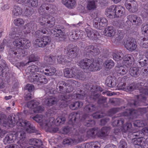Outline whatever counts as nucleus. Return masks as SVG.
<instances>
[{"label": "nucleus", "instance_id": "f257e3e1", "mask_svg": "<svg viewBox=\"0 0 148 148\" xmlns=\"http://www.w3.org/2000/svg\"><path fill=\"white\" fill-rule=\"evenodd\" d=\"M143 83H142L135 84V83L130 84L126 86L125 83L119 84V88L127 91H132L134 90H138L140 93L139 95H136L137 100H133L128 103V105L130 106L137 107L141 105V103L146 100L145 95H148V87L142 86Z\"/></svg>", "mask_w": 148, "mask_h": 148}, {"label": "nucleus", "instance_id": "f03ea898", "mask_svg": "<svg viewBox=\"0 0 148 148\" xmlns=\"http://www.w3.org/2000/svg\"><path fill=\"white\" fill-rule=\"evenodd\" d=\"M8 119V123L10 125H12L16 124L17 125L22 127L21 129H23V130L25 131L28 133H35L36 134H40L38 130L36 129L30 123L25 120L20 119L17 116L12 115L10 118H9Z\"/></svg>", "mask_w": 148, "mask_h": 148}, {"label": "nucleus", "instance_id": "7ed1b4c3", "mask_svg": "<svg viewBox=\"0 0 148 148\" xmlns=\"http://www.w3.org/2000/svg\"><path fill=\"white\" fill-rule=\"evenodd\" d=\"M49 32L48 29L43 27L40 28L35 32V36L38 38L35 40V44L38 47L42 48L49 45L51 39L49 36L46 35L49 34Z\"/></svg>", "mask_w": 148, "mask_h": 148}, {"label": "nucleus", "instance_id": "20e7f679", "mask_svg": "<svg viewBox=\"0 0 148 148\" xmlns=\"http://www.w3.org/2000/svg\"><path fill=\"white\" fill-rule=\"evenodd\" d=\"M21 38L18 39H16L13 42V44L16 48H12L10 49L8 58L9 61L12 64H15L18 59L21 58V56H24V50L20 48L22 46Z\"/></svg>", "mask_w": 148, "mask_h": 148}, {"label": "nucleus", "instance_id": "39448f33", "mask_svg": "<svg viewBox=\"0 0 148 148\" xmlns=\"http://www.w3.org/2000/svg\"><path fill=\"white\" fill-rule=\"evenodd\" d=\"M86 128L82 126L75 134V140H77L78 142L86 140L88 137H93L97 136L98 128H94L89 130L86 133L85 132Z\"/></svg>", "mask_w": 148, "mask_h": 148}, {"label": "nucleus", "instance_id": "423d86ee", "mask_svg": "<svg viewBox=\"0 0 148 148\" xmlns=\"http://www.w3.org/2000/svg\"><path fill=\"white\" fill-rule=\"evenodd\" d=\"M106 14L110 18L121 17L125 12V9L121 5H113L107 9Z\"/></svg>", "mask_w": 148, "mask_h": 148}, {"label": "nucleus", "instance_id": "0eeeda50", "mask_svg": "<svg viewBox=\"0 0 148 148\" xmlns=\"http://www.w3.org/2000/svg\"><path fill=\"white\" fill-rule=\"evenodd\" d=\"M80 67L84 69H88L90 71H94L100 69L99 64L97 62L92 61L88 58L81 60L78 63Z\"/></svg>", "mask_w": 148, "mask_h": 148}, {"label": "nucleus", "instance_id": "6e6552de", "mask_svg": "<svg viewBox=\"0 0 148 148\" xmlns=\"http://www.w3.org/2000/svg\"><path fill=\"white\" fill-rule=\"evenodd\" d=\"M80 94L75 93L73 94H62L58 97L59 99L61 101H65L67 103H69L71 100L73 99H83L87 96V95L85 92H82V90H80Z\"/></svg>", "mask_w": 148, "mask_h": 148}, {"label": "nucleus", "instance_id": "1a4fd4ad", "mask_svg": "<svg viewBox=\"0 0 148 148\" xmlns=\"http://www.w3.org/2000/svg\"><path fill=\"white\" fill-rule=\"evenodd\" d=\"M80 117L79 113L74 112L70 114L69 116L68 124L72 125L75 133H76L82 126L79 120Z\"/></svg>", "mask_w": 148, "mask_h": 148}, {"label": "nucleus", "instance_id": "9d476101", "mask_svg": "<svg viewBox=\"0 0 148 148\" xmlns=\"http://www.w3.org/2000/svg\"><path fill=\"white\" fill-rule=\"evenodd\" d=\"M147 108H138L137 110L130 109H127L122 113V115L123 116H132L133 117H136L139 115H142L146 112Z\"/></svg>", "mask_w": 148, "mask_h": 148}, {"label": "nucleus", "instance_id": "9b49d317", "mask_svg": "<svg viewBox=\"0 0 148 148\" xmlns=\"http://www.w3.org/2000/svg\"><path fill=\"white\" fill-rule=\"evenodd\" d=\"M64 81H60L57 84L56 86L57 91L61 94H68L72 91L74 88L70 86Z\"/></svg>", "mask_w": 148, "mask_h": 148}, {"label": "nucleus", "instance_id": "f8f14e48", "mask_svg": "<svg viewBox=\"0 0 148 148\" xmlns=\"http://www.w3.org/2000/svg\"><path fill=\"white\" fill-rule=\"evenodd\" d=\"M127 18V24L128 25V29L133 25L138 26L140 25L142 23L141 18L138 16L137 15L134 14H131L128 15Z\"/></svg>", "mask_w": 148, "mask_h": 148}, {"label": "nucleus", "instance_id": "ddd939ff", "mask_svg": "<svg viewBox=\"0 0 148 148\" xmlns=\"http://www.w3.org/2000/svg\"><path fill=\"white\" fill-rule=\"evenodd\" d=\"M39 21L40 25L49 27H52L55 22L54 18L52 16L42 17L40 18Z\"/></svg>", "mask_w": 148, "mask_h": 148}, {"label": "nucleus", "instance_id": "4468645a", "mask_svg": "<svg viewBox=\"0 0 148 148\" xmlns=\"http://www.w3.org/2000/svg\"><path fill=\"white\" fill-rule=\"evenodd\" d=\"M54 30H52L51 33L56 37L59 38L61 41L64 40L65 28L62 25H58L55 27Z\"/></svg>", "mask_w": 148, "mask_h": 148}, {"label": "nucleus", "instance_id": "2eb2a0df", "mask_svg": "<svg viewBox=\"0 0 148 148\" xmlns=\"http://www.w3.org/2000/svg\"><path fill=\"white\" fill-rule=\"evenodd\" d=\"M124 122V120L123 119L117 118L112 123V125L113 126H120L122 125V131L124 132H126L132 127V125L130 123H127L122 125Z\"/></svg>", "mask_w": 148, "mask_h": 148}, {"label": "nucleus", "instance_id": "dca6fc26", "mask_svg": "<svg viewBox=\"0 0 148 148\" xmlns=\"http://www.w3.org/2000/svg\"><path fill=\"white\" fill-rule=\"evenodd\" d=\"M56 6L52 4H42L39 7L38 12L41 14L45 13H52L54 12Z\"/></svg>", "mask_w": 148, "mask_h": 148}, {"label": "nucleus", "instance_id": "f3484780", "mask_svg": "<svg viewBox=\"0 0 148 148\" xmlns=\"http://www.w3.org/2000/svg\"><path fill=\"white\" fill-rule=\"evenodd\" d=\"M100 52L99 49L91 45L86 47L84 49V53L87 57H92L98 55Z\"/></svg>", "mask_w": 148, "mask_h": 148}, {"label": "nucleus", "instance_id": "a211bd4d", "mask_svg": "<svg viewBox=\"0 0 148 148\" xmlns=\"http://www.w3.org/2000/svg\"><path fill=\"white\" fill-rule=\"evenodd\" d=\"M45 117L41 115L37 114L32 117V119L37 122L39 123L40 125L42 127L47 128L48 131L50 132L51 130L48 128V121L45 119Z\"/></svg>", "mask_w": 148, "mask_h": 148}, {"label": "nucleus", "instance_id": "6ab92c4d", "mask_svg": "<svg viewBox=\"0 0 148 148\" xmlns=\"http://www.w3.org/2000/svg\"><path fill=\"white\" fill-rule=\"evenodd\" d=\"M67 54L70 58H74L77 56L79 49L76 45L70 44L66 47Z\"/></svg>", "mask_w": 148, "mask_h": 148}, {"label": "nucleus", "instance_id": "aec40b11", "mask_svg": "<svg viewBox=\"0 0 148 148\" xmlns=\"http://www.w3.org/2000/svg\"><path fill=\"white\" fill-rule=\"evenodd\" d=\"M39 104V102L35 100H32L27 103L28 108L32 109L35 113H41L43 110V107L38 106Z\"/></svg>", "mask_w": 148, "mask_h": 148}, {"label": "nucleus", "instance_id": "412c9836", "mask_svg": "<svg viewBox=\"0 0 148 148\" xmlns=\"http://www.w3.org/2000/svg\"><path fill=\"white\" fill-rule=\"evenodd\" d=\"M33 77L34 78L33 82L34 84L39 85L45 84L47 82V79L45 76L40 73H35Z\"/></svg>", "mask_w": 148, "mask_h": 148}, {"label": "nucleus", "instance_id": "4be33fe9", "mask_svg": "<svg viewBox=\"0 0 148 148\" xmlns=\"http://www.w3.org/2000/svg\"><path fill=\"white\" fill-rule=\"evenodd\" d=\"M124 46L127 50L131 51L135 50L137 46L136 40L133 38H129Z\"/></svg>", "mask_w": 148, "mask_h": 148}, {"label": "nucleus", "instance_id": "5701e85b", "mask_svg": "<svg viewBox=\"0 0 148 148\" xmlns=\"http://www.w3.org/2000/svg\"><path fill=\"white\" fill-rule=\"evenodd\" d=\"M89 114H84L81 119L84 125L87 127H92L95 125V122L94 120L90 119L89 118Z\"/></svg>", "mask_w": 148, "mask_h": 148}, {"label": "nucleus", "instance_id": "b1692460", "mask_svg": "<svg viewBox=\"0 0 148 148\" xmlns=\"http://www.w3.org/2000/svg\"><path fill=\"white\" fill-rule=\"evenodd\" d=\"M8 71V68L5 61L1 60L0 61V75L6 77L9 73Z\"/></svg>", "mask_w": 148, "mask_h": 148}, {"label": "nucleus", "instance_id": "393cba45", "mask_svg": "<svg viewBox=\"0 0 148 148\" xmlns=\"http://www.w3.org/2000/svg\"><path fill=\"white\" fill-rule=\"evenodd\" d=\"M18 3H22L29 6L36 7L38 5V0H16Z\"/></svg>", "mask_w": 148, "mask_h": 148}, {"label": "nucleus", "instance_id": "a878e982", "mask_svg": "<svg viewBox=\"0 0 148 148\" xmlns=\"http://www.w3.org/2000/svg\"><path fill=\"white\" fill-rule=\"evenodd\" d=\"M132 143L134 145L135 148H145V144L144 141L140 139L134 138L132 139Z\"/></svg>", "mask_w": 148, "mask_h": 148}, {"label": "nucleus", "instance_id": "bb28decb", "mask_svg": "<svg viewBox=\"0 0 148 148\" xmlns=\"http://www.w3.org/2000/svg\"><path fill=\"white\" fill-rule=\"evenodd\" d=\"M19 28L16 27H13L11 29L9 35V38L10 39L15 40L21 38L20 34L18 32Z\"/></svg>", "mask_w": 148, "mask_h": 148}, {"label": "nucleus", "instance_id": "cd10ccee", "mask_svg": "<svg viewBox=\"0 0 148 148\" xmlns=\"http://www.w3.org/2000/svg\"><path fill=\"white\" fill-rule=\"evenodd\" d=\"M83 86L85 89L88 90L90 93L96 91H100V92H101L103 91V89L97 86H92L88 84H84Z\"/></svg>", "mask_w": 148, "mask_h": 148}, {"label": "nucleus", "instance_id": "c85d7f7f", "mask_svg": "<svg viewBox=\"0 0 148 148\" xmlns=\"http://www.w3.org/2000/svg\"><path fill=\"white\" fill-rule=\"evenodd\" d=\"M110 129L109 127H103L101 130L98 128L97 136L100 137L107 136L109 133Z\"/></svg>", "mask_w": 148, "mask_h": 148}, {"label": "nucleus", "instance_id": "c756f323", "mask_svg": "<svg viewBox=\"0 0 148 148\" xmlns=\"http://www.w3.org/2000/svg\"><path fill=\"white\" fill-rule=\"evenodd\" d=\"M86 31L87 36L90 38L95 39L99 37V33L96 30L86 29Z\"/></svg>", "mask_w": 148, "mask_h": 148}, {"label": "nucleus", "instance_id": "7c9ffc66", "mask_svg": "<svg viewBox=\"0 0 148 148\" xmlns=\"http://www.w3.org/2000/svg\"><path fill=\"white\" fill-rule=\"evenodd\" d=\"M30 145L36 148H44L41 146L42 145V142L40 139L32 138L29 142Z\"/></svg>", "mask_w": 148, "mask_h": 148}, {"label": "nucleus", "instance_id": "2f4dec72", "mask_svg": "<svg viewBox=\"0 0 148 148\" xmlns=\"http://www.w3.org/2000/svg\"><path fill=\"white\" fill-rule=\"evenodd\" d=\"M123 63L128 66H131L134 63L133 58L130 54H127L123 57Z\"/></svg>", "mask_w": 148, "mask_h": 148}, {"label": "nucleus", "instance_id": "473e14b6", "mask_svg": "<svg viewBox=\"0 0 148 148\" xmlns=\"http://www.w3.org/2000/svg\"><path fill=\"white\" fill-rule=\"evenodd\" d=\"M24 29L27 33H30L31 31H35L37 29L36 24L33 23H29L25 25L24 27Z\"/></svg>", "mask_w": 148, "mask_h": 148}, {"label": "nucleus", "instance_id": "72a5a7b5", "mask_svg": "<svg viewBox=\"0 0 148 148\" xmlns=\"http://www.w3.org/2000/svg\"><path fill=\"white\" fill-rule=\"evenodd\" d=\"M63 4L69 9H72L76 4L75 0H62Z\"/></svg>", "mask_w": 148, "mask_h": 148}, {"label": "nucleus", "instance_id": "f704fd0d", "mask_svg": "<svg viewBox=\"0 0 148 148\" xmlns=\"http://www.w3.org/2000/svg\"><path fill=\"white\" fill-rule=\"evenodd\" d=\"M76 70L69 68H66L64 72V75L67 78L75 77Z\"/></svg>", "mask_w": 148, "mask_h": 148}, {"label": "nucleus", "instance_id": "c9c22d12", "mask_svg": "<svg viewBox=\"0 0 148 148\" xmlns=\"http://www.w3.org/2000/svg\"><path fill=\"white\" fill-rule=\"evenodd\" d=\"M104 33L105 36L110 37L114 36L115 31L113 27L108 26L105 28Z\"/></svg>", "mask_w": 148, "mask_h": 148}, {"label": "nucleus", "instance_id": "e433bc0d", "mask_svg": "<svg viewBox=\"0 0 148 148\" xmlns=\"http://www.w3.org/2000/svg\"><path fill=\"white\" fill-rule=\"evenodd\" d=\"M29 73L31 74L35 73L37 72L43 73L44 71L41 69H40L36 65H32L28 67Z\"/></svg>", "mask_w": 148, "mask_h": 148}, {"label": "nucleus", "instance_id": "4c0bfd02", "mask_svg": "<svg viewBox=\"0 0 148 148\" xmlns=\"http://www.w3.org/2000/svg\"><path fill=\"white\" fill-rule=\"evenodd\" d=\"M45 103L47 106H50L56 104L57 103V98L53 96L45 99Z\"/></svg>", "mask_w": 148, "mask_h": 148}, {"label": "nucleus", "instance_id": "58836bf2", "mask_svg": "<svg viewBox=\"0 0 148 148\" xmlns=\"http://www.w3.org/2000/svg\"><path fill=\"white\" fill-rule=\"evenodd\" d=\"M126 65L125 64L123 66L116 67V70L117 73L122 75L126 74L128 70V68Z\"/></svg>", "mask_w": 148, "mask_h": 148}, {"label": "nucleus", "instance_id": "ea45409f", "mask_svg": "<svg viewBox=\"0 0 148 148\" xmlns=\"http://www.w3.org/2000/svg\"><path fill=\"white\" fill-rule=\"evenodd\" d=\"M75 78L84 80L86 78L87 73L86 72L83 71H76Z\"/></svg>", "mask_w": 148, "mask_h": 148}, {"label": "nucleus", "instance_id": "a19ab883", "mask_svg": "<svg viewBox=\"0 0 148 148\" xmlns=\"http://www.w3.org/2000/svg\"><path fill=\"white\" fill-rule=\"evenodd\" d=\"M71 61V59L69 58L68 57L64 56H58L57 59L58 63L63 65L65 64L66 63H68Z\"/></svg>", "mask_w": 148, "mask_h": 148}, {"label": "nucleus", "instance_id": "79ce46f5", "mask_svg": "<svg viewBox=\"0 0 148 148\" xmlns=\"http://www.w3.org/2000/svg\"><path fill=\"white\" fill-rule=\"evenodd\" d=\"M105 84L109 87H113L116 85V83L112 77L109 76L107 77L105 81Z\"/></svg>", "mask_w": 148, "mask_h": 148}, {"label": "nucleus", "instance_id": "37998d69", "mask_svg": "<svg viewBox=\"0 0 148 148\" xmlns=\"http://www.w3.org/2000/svg\"><path fill=\"white\" fill-rule=\"evenodd\" d=\"M97 109L96 106L93 104H90L86 105L84 108V111L86 113L92 112Z\"/></svg>", "mask_w": 148, "mask_h": 148}, {"label": "nucleus", "instance_id": "c03bdc74", "mask_svg": "<svg viewBox=\"0 0 148 148\" xmlns=\"http://www.w3.org/2000/svg\"><path fill=\"white\" fill-rule=\"evenodd\" d=\"M83 104L82 102L81 101H76L72 102L70 105L69 107L71 109L75 110L81 108Z\"/></svg>", "mask_w": 148, "mask_h": 148}, {"label": "nucleus", "instance_id": "a18cd8bd", "mask_svg": "<svg viewBox=\"0 0 148 148\" xmlns=\"http://www.w3.org/2000/svg\"><path fill=\"white\" fill-rule=\"evenodd\" d=\"M129 73L132 76L138 77L140 75L139 68L137 67H131L130 69Z\"/></svg>", "mask_w": 148, "mask_h": 148}, {"label": "nucleus", "instance_id": "49530a36", "mask_svg": "<svg viewBox=\"0 0 148 148\" xmlns=\"http://www.w3.org/2000/svg\"><path fill=\"white\" fill-rule=\"evenodd\" d=\"M45 71L43 72V73L44 74L47 76H51L54 74L56 70L55 68L53 66L49 67L48 68L45 69Z\"/></svg>", "mask_w": 148, "mask_h": 148}, {"label": "nucleus", "instance_id": "de8ad7c7", "mask_svg": "<svg viewBox=\"0 0 148 148\" xmlns=\"http://www.w3.org/2000/svg\"><path fill=\"white\" fill-rule=\"evenodd\" d=\"M136 64L140 67L147 66L148 65V59L146 58L140 59L137 62Z\"/></svg>", "mask_w": 148, "mask_h": 148}, {"label": "nucleus", "instance_id": "09e8293b", "mask_svg": "<svg viewBox=\"0 0 148 148\" xmlns=\"http://www.w3.org/2000/svg\"><path fill=\"white\" fill-rule=\"evenodd\" d=\"M97 7L96 2L95 1H88L87 5V8L89 10L92 11L95 9Z\"/></svg>", "mask_w": 148, "mask_h": 148}, {"label": "nucleus", "instance_id": "8fccbe9b", "mask_svg": "<svg viewBox=\"0 0 148 148\" xmlns=\"http://www.w3.org/2000/svg\"><path fill=\"white\" fill-rule=\"evenodd\" d=\"M80 32H77V33L76 32L74 31L73 33L72 32L71 33V36L73 38V39L74 40H77L79 38H82V36L84 32L82 31Z\"/></svg>", "mask_w": 148, "mask_h": 148}, {"label": "nucleus", "instance_id": "3c124183", "mask_svg": "<svg viewBox=\"0 0 148 148\" xmlns=\"http://www.w3.org/2000/svg\"><path fill=\"white\" fill-rule=\"evenodd\" d=\"M22 13V10L21 7L17 5H15L12 10V14L15 16H18L21 15Z\"/></svg>", "mask_w": 148, "mask_h": 148}, {"label": "nucleus", "instance_id": "603ef678", "mask_svg": "<svg viewBox=\"0 0 148 148\" xmlns=\"http://www.w3.org/2000/svg\"><path fill=\"white\" fill-rule=\"evenodd\" d=\"M14 137L12 134H7L4 138L3 141L5 144L12 143L14 142L15 139L13 138Z\"/></svg>", "mask_w": 148, "mask_h": 148}, {"label": "nucleus", "instance_id": "864d4df0", "mask_svg": "<svg viewBox=\"0 0 148 148\" xmlns=\"http://www.w3.org/2000/svg\"><path fill=\"white\" fill-rule=\"evenodd\" d=\"M141 32L145 36H148V23H145L141 25Z\"/></svg>", "mask_w": 148, "mask_h": 148}, {"label": "nucleus", "instance_id": "5fc2aeb1", "mask_svg": "<svg viewBox=\"0 0 148 148\" xmlns=\"http://www.w3.org/2000/svg\"><path fill=\"white\" fill-rule=\"evenodd\" d=\"M21 39L22 44V47L27 49L30 47L31 43L29 40L24 38H21Z\"/></svg>", "mask_w": 148, "mask_h": 148}, {"label": "nucleus", "instance_id": "6e6d98bb", "mask_svg": "<svg viewBox=\"0 0 148 148\" xmlns=\"http://www.w3.org/2000/svg\"><path fill=\"white\" fill-rule=\"evenodd\" d=\"M44 60L47 63L49 64H51L53 63L55 60V58L54 56L52 55L46 56L44 57Z\"/></svg>", "mask_w": 148, "mask_h": 148}, {"label": "nucleus", "instance_id": "4d7b16f0", "mask_svg": "<svg viewBox=\"0 0 148 148\" xmlns=\"http://www.w3.org/2000/svg\"><path fill=\"white\" fill-rule=\"evenodd\" d=\"M114 62L111 59H107L104 63V66L107 69H111L114 65Z\"/></svg>", "mask_w": 148, "mask_h": 148}, {"label": "nucleus", "instance_id": "13d9d810", "mask_svg": "<svg viewBox=\"0 0 148 148\" xmlns=\"http://www.w3.org/2000/svg\"><path fill=\"white\" fill-rule=\"evenodd\" d=\"M124 23V22L123 20L119 21L118 22H116V24H117L116 27L122 29L124 28V29H126L127 31L129 30L130 29H128V27H127L128 25L127 24V25H125Z\"/></svg>", "mask_w": 148, "mask_h": 148}, {"label": "nucleus", "instance_id": "bf43d9fd", "mask_svg": "<svg viewBox=\"0 0 148 148\" xmlns=\"http://www.w3.org/2000/svg\"><path fill=\"white\" fill-rule=\"evenodd\" d=\"M112 56L114 59L116 61L121 60L124 57L123 54L121 52L113 53Z\"/></svg>", "mask_w": 148, "mask_h": 148}, {"label": "nucleus", "instance_id": "052dcab7", "mask_svg": "<svg viewBox=\"0 0 148 148\" xmlns=\"http://www.w3.org/2000/svg\"><path fill=\"white\" fill-rule=\"evenodd\" d=\"M143 133L141 131H137L133 132L131 134V135L133 137H137V138L140 139L141 140H143Z\"/></svg>", "mask_w": 148, "mask_h": 148}, {"label": "nucleus", "instance_id": "680f3d73", "mask_svg": "<svg viewBox=\"0 0 148 148\" xmlns=\"http://www.w3.org/2000/svg\"><path fill=\"white\" fill-rule=\"evenodd\" d=\"M98 91H96L95 92H92L90 93L91 94V95L89 97L90 100H95L99 98L100 95L98 93H97ZM99 91L100 92V91Z\"/></svg>", "mask_w": 148, "mask_h": 148}, {"label": "nucleus", "instance_id": "e2e57ef3", "mask_svg": "<svg viewBox=\"0 0 148 148\" xmlns=\"http://www.w3.org/2000/svg\"><path fill=\"white\" fill-rule=\"evenodd\" d=\"M99 21V17L95 18L93 21V25L94 27L99 29H103L102 27L100 26L101 24Z\"/></svg>", "mask_w": 148, "mask_h": 148}, {"label": "nucleus", "instance_id": "0e129e2a", "mask_svg": "<svg viewBox=\"0 0 148 148\" xmlns=\"http://www.w3.org/2000/svg\"><path fill=\"white\" fill-rule=\"evenodd\" d=\"M99 143L97 142L86 143V146L88 148H100Z\"/></svg>", "mask_w": 148, "mask_h": 148}, {"label": "nucleus", "instance_id": "69168bd1", "mask_svg": "<svg viewBox=\"0 0 148 148\" xmlns=\"http://www.w3.org/2000/svg\"><path fill=\"white\" fill-rule=\"evenodd\" d=\"M134 125L138 127H143L144 126L145 123L144 121L142 120H136L135 121L134 123Z\"/></svg>", "mask_w": 148, "mask_h": 148}, {"label": "nucleus", "instance_id": "338daca9", "mask_svg": "<svg viewBox=\"0 0 148 148\" xmlns=\"http://www.w3.org/2000/svg\"><path fill=\"white\" fill-rule=\"evenodd\" d=\"M14 23L15 25L17 26H21L23 25L24 21L22 18H18L14 20Z\"/></svg>", "mask_w": 148, "mask_h": 148}, {"label": "nucleus", "instance_id": "774afa93", "mask_svg": "<svg viewBox=\"0 0 148 148\" xmlns=\"http://www.w3.org/2000/svg\"><path fill=\"white\" fill-rule=\"evenodd\" d=\"M140 74L144 78L148 77V67L143 68L141 70Z\"/></svg>", "mask_w": 148, "mask_h": 148}]
</instances>
